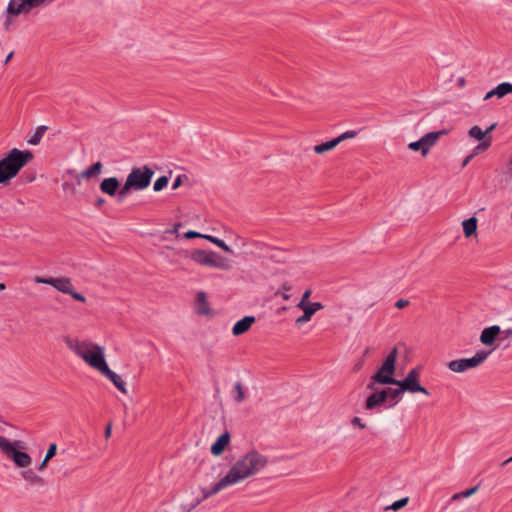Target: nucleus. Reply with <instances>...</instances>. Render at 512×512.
I'll list each match as a JSON object with an SVG mask.
<instances>
[{"instance_id": "obj_1", "label": "nucleus", "mask_w": 512, "mask_h": 512, "mask_svg": "<svg viewBox=\"0 0 512 512\" xmlns=\"http://www.w3.org/2000/svg\"><path fill=\"white\" fill-rule=\"evenodd\" d=\"M267 464V457L253 449L241 456L223 478L229 486H232L256 475Z\"/></svg>"}, {"instance_id": "obj_2", "label": "nucleus", "mask_w": 512, "mask_h": 512, "mask_svg": "<svg viewBox=\"0 0 512 512\" xmlns=\"http://www.w3.org/2000/svg\"><path fill=\"white\" fill-rule=\"evenodd\" d=\"M34 158L30 150L11 149L0 160V184H8Z\"/></svg>"}, {"instance_id": "obj_3", "label": "nucleus", "mask_w": 512, "mask_h": 512, "mask_svg": "<svg viewBox=\"0 0 512 512\" xmlns=\"http://www.w3.org/2000/svg\"><path fill=\"white\" fill-rule=\"evenodd\" d=\"M398 356V349L394 347L384 359L378 371L371 377V382L367 385V389L374 390V384L382 385H395L394 373L396 370V359Z\"/></svg>"}, {"instance_id": "obj_4", "label": "nucleus", "mask_w": 512, "mask_h": 512, "mask_svg": "<svg viewBox=\"0 0 512 512\" xmlns=\"http://www.w3.org/2000/svg\"><path fill=\"white\" fill-rule=\"evenodd\" d=\"M229 487L224 478H221L217 483H215L210 489L201 488L202 495H198L197 491L193 488L185 491V499L181 503L182 512H191L195 509L202 501L208 499L209 497L217 494L221 490Z\"/></svg>"}, {"instance_id": "obj_5", "label": "nucleus", "mask_w": 512, "mask_h": 512, "mask_svg": "<svg viewBox=\"0 0 512 512\" xmlns=\"http://www.w3.org/2000/svg\"><path fill=\"white\" fill-rule=\"evenodd\" d=\"M190 258L201 266L213 267L221 270H229L232 267L231 262L228 259L222 257L215 251L196 249L191 252Z\"/></svg>"}, {"instance_id": "obj_6", "label": "nucleus", "mask_w": 512, "mask_h": 512, "mask_svg": "<svg viewBox=\"0 0 512 512\" xmlns=\"http://www.w3.org/2000/svg\"><path fill=\"white\" fill-rule=\"evenodd\" d=\"M15 446H20V441L11 443L5 437L0 436V451L12 459L16 466L28 467L31 464V457L26 452L16 450Z\"/></svg>"}, {"instance_id": "obj_7", "label": "nucleus", "mask_w": 512, "mask_h": 512, "mask_svg": "<svg viewBox=\"0 0 512 512\" xmlns=\"http://www.w3.org/2000/svg\"><path fill=\"white\" fill-rule=\"evenodd\" d=\"M490 351L480 350L471 358L456 359L448 362L447 367L456 373H463L483 363L489 356Z\"/></svg>"}, {"instance_id": "obj_8", "label": "nucleus", "mask_w": 512, "mask_h": 512, "mask_svg": "<svg viewBox=\"0 0 512 512\" xmlns=\"http://www.w3.org/2000/svg\"><path fill=\"white\" fill-rule=\"evenodd\" d=\"M153 175L154 171L145 165L141 168H133L128 174L127 179L131 182L134 191H140L150 185Z\"/></svg>"}, {"instance_id": "obj_9", "label": "nucleus", "mask_w": 512, "mask_h": 512, "mask_svg": "<svg viewBox=\"0 0 512 512\" xmlns=\"http://www.w3.org/2000/svg\"><path fill=\"white\" fill-rule=\"evenodd\" d=\"M421 367L412 368L403 380H397L395 385L410 393H423L430 395L429 391L419 383Z\"/></svg>"}, {"instance_id": "obj_10", "label": "nucleus", "mask_w": 512, "mask_h": 512, "mask_svg": "<svg viewBox=\"0 0 512 512\" xmlns=\"http://www.w3.org/2000/svg\"><path fill=\"white\" fill-rule=\"evenodd\" d=\"M65 343L77 356L83 359V361H85V357H91L96 345L90 341H77L69 337L65 339Z\"/></svg>"}, {"instance_id": "obj_11", "label": "nucleus", "mask_w": 512, "mask_h": 512, "mask_svg": "<svg viewBox=\"0 0 512 512\" xmlns=\"http://www.w3.org/2000/svg\"><path fill=\"white\" fill-rule=\"evenodd\" d=\"M65 343L77 356L83 359V361H85V357H91L96 345L90 341H77L69 337L65 339Z\"/></svg>"}, {"instance_id": "obj_12", "label": "nucleus", "mask_w": 512, "mask_h": 512, "mask_svg": "<svg viewBox=\"0 0 512 512\" xmlns=\"http://www.w3.org/2000/svg\"><path fill=\"white\" fill-rule=\"evenodd\" d=\"M85 362L92 368L98 370L100 373L108 366L104 350L101 346L95 345L94 353L91 357H85Z\"/></svg>"}, {"instance_id": "obj_13", "label": "nucleus", "mask_w": 512, "mask_h": 512, "mask_svg": "<svg viewBox=\"0 0 512 512\" xmlns=\"http://www.w3.org/2000/svg\"><path fill=\"white\" fill-rule=\"evenodd\" d=\"M303 310V315L298 317L295 321L297 325L308 322L311 320L312 316L319 310L323 309V305L320 302H313L309 305H305L302 307H298Z\"/></svg>"}, {"instance_id": "obj_14", "label": "nucleus", "mask_w": 512, "mask_h": 512, "mask_svg": "<svg viewBox=\"0 0 512 512\" xmlns=\"http://www.w3.org/2000/svg\"><path fill=\"white\" fill-rule=\"evenodd\" d=\"M388 399V392L380 390L369 395L365 402V407L368 410H373L376 406L382 405Z\"/></svg>"}, {"instance_id": "obj_15", "label": "nucleus", "mask_w": 512, "mask_h": 512, "mask_svg": "<svg viewBox=\"0 0 512 512\" xmlns=\"http://www.w3.org/2000/svg\"><path fill=\"white\" fill-rule=\"evenodd\" d=\"M119 185L120 182L117 177H109L102 180V182L99 185V188L101 192L109 196H115L118 191Z\"/></svg>"}, {"instance_id": "obj_16", "label": "nucleus", "mask_w": 512, "mask_h": 512, "mask_svg": "<svg viewBox=\"0 0 512 512\" xmlns=\"http://www.w3.org/2000/svg\"><path fill=\"white\" fill-rule=\"evenodd\" d=\"M101 374L108 378L114 386L122 393L127 394L126 383L125 381L114 371H112L109 366H107Z\"/></svg>"}, {"instance_id": "obj_17", "label": "nucleus", "mask_w": 512, "mask_h": 512, "mask_svg": "<svg viewBox=\"0 0 512 512\" xmlns=\"http://www.w3.org/2000/svg\"><path fill=\"white\" fill-rule=\"evenodd\" d=\"M255 322V317L254 316H245L244 318H242L241 320L237 321L233 328H232V333L233 335L235 336H239V335H242L244 334L245 332H247L251 325Z\"/></svg>"}, {"instance_id": "obj_18", "label": "nucleus", "mask_w": 512, "mask_h": 512, "mask_svg": "<svg viewBox=\"0 0 512 512\" xmlns=\"http://www.w3.org/2000/svg\"><path fill=\"white\" fill-rule=\"evenodd\" d=\"M500 327L497 325H493L490 327L485 328L481 335H480V341L484 345H492L495 342V339L497 335L500 333Z\"/></svg>"}, {"instance_id": "obj_19", "label": "nucleus", "mask_w": 512, "mask_h": 512, "mask_svg": "<svg viewBox=\"0 0 512 512\" xmlns=\"http://www.w3.org/2000/svg\"><path fill=\"white\" fill-rule=\"evenodd\" d=\"M230 441V434L229 432H225L221 434L217 440L212 444L211 446V453L214 456H219L223 453L226 446L229 444Z\"/></svg>"}, {"instance_id": "obj_20", "label": "nucleus", "mask_w": 512, "mask_h": 512, "mask_svg": "<svg viewBox=\"0 0 512 512\" xmlns=\"http://www.w3.org/2000/svg\"><path fill=\"white\" fill-rule=\"evenodd\" d=\"M21 476L32 486L43 487L47 483L43 477L37 475L32 469L23 470Z\"/></svg>"}, {"instance_id": "obj_21", "label": "nucleus", "mask_w": 512, "mask_h": 512, "mask_svg": "<svg viewBox=\"0 0 512 512\" xmlns=\"http://www.w3.org/2000/svg\"><path fill=\"white\" fill-rule=\"evenodd\" d=\"M445 131H438V132H430L424 135L422 138H420L423 142V149H422V155L426 156L430 147H432L437 140L439 139L440 135L444 134Z\"/></svg>"}, {"instance_id": "obj_22", "label": "nucleus", "mask_w": 512, "mask_h": 512, "mask_svg": "<svg viewBox=\"0 0 512 512\" xmlns=\"http://www.w3.org/2000/svg\"><path fill=\"white\" fill-rule=\"evenodd\" d=\"M51 286L65 294L71 293L73 287L71 279L68 277L51 278Z\"/></svg>"}, {"instance_id": "obj_23", "label": "nucleus", "mask_w": 512, "mask_h": 512, "mask_svg": "<svg viewBox=\"0 0 512 512\" xmlns=\"http://www.w3.org/2000/svg\"><path fill=\"white\" fill-rule=\"evenodd\" d=\"M103 165L100 161L94 163L87 169L83 170L77 178V183L80 185L81 179H89L98 176L102 171Z\"/></svg>"}, {"instance_id": "obj_24", "label": "nucleus", "mask_w": 512, "mask_h": 512, "mask_svg": "<svg viewBox=\"0 0 512 512\" xmlns=\"http://www.w3.org/2000/svg\"><path fill=\"white\" fill-rule=\"evenodd\" d=\"M6 13L9 16H17L21 13H27L23 0H10Z\"/></svg>"}, {"instance_id": "obj_25", "label": "nucleus", "mask_w": 512, "mask_h": 512, "mask_svg": "<svg viewBox=\"0 0 512 512\" xmlns=\"http://www.w3.org/2000/svg\"><path fill=\"white\" fill-rule=\"evenodd\" d=\"M197 313L200 315H208L210 313L209 303L206 294L200 291L196 295Z\"/></svg>"}, {"instance_id": "obj_26", "label": "nucleus", "mask_w": 512, "mask_h": 512, "mask_svg": "<svg viewBox=\"0 0 512 512\" xmlns=\"http://www.w3.org/2000/svg\"><path fill=\"white\" fill-rule=\"evenodd\" d=\"M496 123L492 124L491 126H489L486 131H483L479 126L475 125L473 127H471L468 131V134L470 137L472 138H475L479 141H482L485 138V136L490 133L491 131H493L496 127Z\"/></svg>"}, {"instance_id": "obj_27", "label": "nucleus", "mask_w": 512, "mask_h": 512, "mask_svg": "<svg viewBox=\"0 0 512 512\" xmlns=\"http://www.w3.org/2000/svg\"><path fill=\"white\" fill-rule=\"evenodd\" d=\"M463 232L466 238L471 237L476 233L477 230V218L472 216L469 219L463 221Z\"/></svg>"}, {"instance_id": "obj_28", "label": "nucleus", "mask_w": 512, "mask_h": 512, "mask_svg": "<svg viewBox=\"0 0 512 512\" xmlns=\"http://www.w3.org/2000/svg\"><path fill=\"white\" fill-rule=\"evenodd\" d=\"M338 145L336 138L331 139L327 142L314 146V152L316 154H323L327 151L334 149Z\"/></svg>"}, {"instance_id": "obj_29", "label": "nucleus", "mask_w": 512, "mask_h": 512, "mask_svg": "<svg viewBox=\"0 0 512 512\" xmlns=\"http://www.w3.org/2000/svg\"><path fill=\"white\" fill-rule=\"evenodd\" d=\"M385 392H388V398L393 401V403H391L389 406L392 407L394 405H396L400 399V395L404 392H406L405 390H402V387L401 386H398V388H395V389H392V388H388V389H384Z\"/></svg>"}, {"instance_id": "obj_30", "label": "nucleus", "mask_w": 512, "mask_h": 512, "mask_svg": "<svg viewBox=\"0 0 512 512\" xmlns=\"http://www.w3.org/2000/svg\"><path fill=\"white\" fill-rule=\"evenodd\" d=\"M47 130V126L41 125L36 128L31 138L28 140L30 145H37L40 143L44 133Z\"/></svg>"}, {"instance_id": "obj_31", "label": "nucleus", "mask_w": 512, "mask_h": 512, "mask_svg": "<svg viewBox=\"0 0 512 512\" xmlns=\"http://www.w3.org/2000/svg\"><path fill=\"white\" fill-rule=\"evenodd\" d=\"M495 93L498 98H502L507 94L512 93V84L509 82H503L495 87Z\"/></svg>"}, {"instance_id": "obj_32", "label": "nucleus", "mask_w": 512, "mask_h": 512, "mask_svg": "<svg viewBox=\"0 0 512 512\" xmlns=\"http://www.w3.org/2000/svg\"><path fill=\"white\" fill-rule=\"evenodd\" d=\"M133 190L131 182L126 178L124 185L117 191L118 201H122Z\"/></svg>"}, {"instance_id": "obj_33", "label": "nucleus", "mask_w": 512, "mask_h": 512, "mask_svg": "<svg viewBox=\"0 0 512 512\" xmlns=\"http://www.w3.org/2000/svg\"><path fill=\"white\" fill-rule=\"evenodd\" d=\"M203 238H205V239L209 240L210 242L214 243L215 245H217L218 247L223 249L225 252L233 253V250L223 240H221L219 238H216L214 236H211V235L203 236Z\"/></svg>"}, {"instance_id": "obj_34", "label": "nucleus", "mask_w": 512, "mask_h": 512, "mask_svg": "<svg viewBox=\"0 0 512 512\" xmlns=\"http://www.w3.org/2000/svg\"><path fill=\"white\" fill-rule=\"evenodd\" d=\"M234 391H235L234 400L237 403L243 402L245 400V393H244L243 385L241 382L238 381L234 384Z\"/></svg>"}, {"instance_id": "obj_35", "label": "nucleus", "mask_w": 512, "mask_h": 512, "mask_svg": "<svg viewBox=\"0 0 512 512\" xmlns=\"http://www.w3.org/2000/svg\"><path fill=\"white\" fill-rule=\"evenodd\" d=\"M491 146V138L488 137L482 140L472 151V153L476 156L478 153L486 151Z\"/></svg>"}, {"instance_id": "obj_36", "label": "nucleus", "mask_w": 512, "mask_h": 512, "mask_svg": "<svg viewBox=\"0 0 512 512\" xmlns=\"http://www.w3.org/2000/svg\"><path fill=\"white\" fill-rule=\"evenodd\" d=\"M169 182V178L167 176H161L159 177L155 182H154V185H153V190L155 192H159L161 191L163 188H165L167 186Z\"/></svg>"}, {"instance_id": "obj_37", "label": "nucleus", "mask_w": 512, "mask_h": 512, "mask_svg": "<svg viewBox=\"0 0 512 512\" xmlns=\"http://www.w3.org/2000/svg\"><path fill=\"white\" fill-rule=\"evenodd\" d=\"M46 1L47 0H23L27 12H29L33 8L42 5Z\"/></svg>"}, {"instance_id": "obj_38", "label": "nucleus", "mask_w": 512, "mask_h": 512, "mask_svg": "<svg viewBox=\"0 0 512 512\" xmlns=\"http://www.w3.org/2000/svg\"><path fill=\"white\" fill-rule=\"evenodd\" d=\"M356 136H357L356 131L349 130V131H346V132L340 134L338 137H336V140H337V143L340 144L344 140L352 139V138H355Z\"/></svg>"}, {"instance_id": "obj_39", "label": "nucleus", "mask_w": 512, "mask_h": 512, "mask_svg": "<svg viewBox=\"0 0 512 512\" xmlns=\"http://www.w3.org/2000/svg\"><path fill=\"white\" fill-rule=\"evenodd\" d=\"M408 500H409L408 497L401 498V499L395 501L392 505H390L386 509H391V510L397 511V510L405 507L408 503Z\"/></svg>"}, {"instance_id": "obj_40", "label": "nucleus", "mask_w": 512, "mask_h": 512, "mask_svg": "<svg viewBox=\"0 0 512 512\" xmlns=\"http://www.w3.org/2000/svg\"><path fill=\"white\" fill-rule=\"evenodd\" d=\"M311 293L312 291L310 289H307L302 297H301V300L299 301V303L297 304V307H302V306H305V305H309L310 302H308V299L309 297L311 296Z\"/></svg>"}, {"instance_id": "obj_41", "label": "nucleus", "mask_w": 512, "mask_h": 512, "mask_svg": "<svg viewBox=\"0 0 512 512\" xmlns=\"http://www.w3.org/2000/svg\"><path fill=\"white\" fill-rule=\"evenodd\" d=\"M56 452H57V445L55 443H51L49 445V448L45 455L46 461H49L50 459H52L55 456Z\"/></svg>"}, {"instance_id": "obj_42", "label": "nucleus", "mask_w": 512, "mask_h": 512, "mask_svg": "<svg viewBox=\"0 0 512 512\" xmlns=\"http://www.w3.org/2000/svg\"><path fill=\"white\" fill-rule=\"evenodd\" d=\"M409 149L413 150V151H418L419 149H423V142L421 139H419L418 141H415V142H411L409 143L408 145Z\"/></svg>"}, {"instance_id": "obj_43", "label": "nucleus", "mask_w": 512, "mask_h": 512, "mask_svg": "<svg viewBox=\"0 0 512 512\" xmlns=\"http://www.w3.org/2000/svg\"><path fill=\"white\" fill-rule=\"evenodd\" d=\"M477 490H478V485H476V486H474V487H472L470 489H467L465 491L460 492V496L463 497V498L470 497L474 493H476Z\"/></svg>"}, {"instance_id": "obj_44", "label": "nucleus", "mask_w": 512, "mask_h": 512, "mask_svg": "<svg viewBox=\"0 0 512 512\" xmlns=\"http://www.w3.org/2000/svg\"><path fill=\"white\" fill-rule=\"evenodd\" d=\"M351 424H352L353 426H357V427H359L360 429H364V428H366V424H365V423H363V422H362V419H361V418H359V417H357V416H356V417H353V418L351 419Z\"/></svg>"}, {"instance_id": "obj_45", "label": "nucleus", "mask_w": 512, "mask_h": 512, "mask_svg": "<svg viewBox=\"0 0 512 512\" xmlns=\"http://www.w3.org/2000/svg\"><path fill=\"white\" fill-rule=\"evenodd\" d=\"M203 236H204L203 234H200L199 232H196V231H193V230L187 231L184 234V237L187 238V239L203 238Z\"/></svg>"}, {"instance_id": "obj_46", "label": "nucleus", "mask_w": 512, "mask_h": 512, "mask_svg": "<svg viewBox=\"0 0 512 512\" xmlns=\"http://www.w3.org/2000/svg\"><path fill=\"white\" fill-rule=\"evenodd\" d=\"M68 294L71 295L72 298L77 301L86 302V298L82 294L74 291L73 288L71 289V293H68Z\"/></svg>"}, {"instance_id": "obj_47", "label": "nucleus", "mask_w": 512, "mask_h": 512, "mask_svg": "<svg viewBox=\"0 0 512 512\" xmlns=\"http://www.w3.org/2000/svg\"><path fill=\"white\" fill-rule=\"evenodd\" d=\"M22 178L24 179V182L31 183V182H33L35 180V173H27V172H25L22 175Z\"/></svg>"}, {"instance_id": "obj_48", "label": "nucleus", "mask_w": 512, "mask_h": 512, "mask_svg": "<svg viewBox=\"0 0 512 512\" xmlns=\"http://www.w3.org/2000/svg\"><path fill=\"white\" fill-rule=\"evenodd\" d=\"M408 304H409L408 300H406V299H399V300L396 301L395 307L398 308V309H402V308L408 306Z\"/></svg>"}, {"instance_id": "obj_49", "label": "nucleus", "mask_w": 512, "mask_h": 512, "mask_svg": "<svg viewBox=\"0 0 512 512\" xmlns=\"http://www.w3.org/2000/svg\"><path fill=\"white\" fill-rule=\"evenodd\" d=\"M34 281H35V283L51 285V278H42V277L37 276L34 278Z\"/></svg>"}, {"instance_id": "obj_50", "label": "nucleus", "mask_w": 512, "mask_h": 512, "mask_svg": "<svg viewBox=\"0 0 512 512\" xmlns=\"http://www.w3.org/2000/svg\"><path fill=\"white\" fill-rule=\"evenodd\" d=\"M181 184H182V177L179 175L174 180V182L172 184V189L176 190L178 187H180Z\"/></svg>"}, {"instance_id": "obj_51", "label": "nucleus", "mask_w": 512, "mask_h": 512, "mask_svg": "<svg viewBox=\"0 0 512 512\" xmlns=\"http://www.w3.org/2000/svg\"><path fill=\"white\" fill-rule=\"evenodd\" d=\"M475 157V155L473 153L469 154L468 156L465 157V159L463 160V163H462V167H465L468 165V163Z\"/></svg>"}, {"instance_id": "obj_52", "label": "nucleus", "mask_w": 512, "mask_h": 512, "mask_svg": "<svg viewBox=\"0 0 512 512\" xmlns=\"http://www.w3.org/2000/svg\"><path fill=\"white\" fill-rule=\"evenodd\" d=\"M11 24H12L11 16H9V15L7 14V19L5 20V22H4V24H3L4 29H5L6 31H8V30H9V28H10V25H11Z\"/></svg>"}, {"instance_id": "obj_53", "label": "nucleus", "mask_w": 512, "mask_h": 512, "mask_svg": "<svg viewBox=\"0 0 512 512\" xmlns=\"http://www.w3.org/2000/svg\"><path fill=\"white\" fill-rule=\"evenodd\" d=\"M465 85H466V79H465L464 77H460V78H458V80H457V86H458L459 88H464V87H465Z\"/></svg>"}, {"instance_id": "obj_54", "label": "nucleus", "mask_w": 512, "mask_h": 512, "mask_svg": "<svg viewBox=\"0 0 512 512\" xmlns=\"http://www.w3.org/2000/svg\"><path fill=\"white\" fill-rule=\"evenodd\" d=\"M6 427H11V426L9 424H7L6 422H3L0 419V432L5 433L6 432Z\"/></svg>"}, {"instance_id": "obj_55", "label": "nucleus", "mask_w": 512, "mask_h": 512, "mask_svg": "<svg viewBox=\"0 0 512 512\" xmlns=\"http://www.w3.org/2000/svg\"><path fill=\"white\" fill-rule=\"evenodd\" d=\"M48 462L49 461H46V458L44 457L43 461L38 466V470L43 471L47 467Z\"/></svg>"}, {"instance_id": "obj_56", "label": "nucleus", "mask_w": 512, "mask_h": 512, "mask_svg": "<svg viewBox=\"0 0 512 512\" xmlns=\"http://www.w3.org/2000/svg\"><path fill=\"white\" fill-rule=\"evenodd\" d=\"M104 203H105V199H104V198H102V197H99V198H97V200H96V202H95V206L99 208V207H101Z\"/></svg>"}, {"instance_id": "obj_57", "label": "nucleus", "mask_w": 512, "mask_h": 512, "mask_svg": "<svg viewBox=\"0 0 512 512\" xmlns=\"http://www.w3.org/2000/svg\"><path fill=\"white\" fill-rule=\"evenodd\" d=\"M493 96H496L495 88H494V89H492L491 91H489V92L486 94V96L484 97V100H488V99H490V98H491V97H493Z\"/></svg>"}, {"instance_id": "obj_58", "label": "nucleus", "mask_w": 512, "mask_h": 512, "mask_svg": "<svg viewBox=\"0 0 512 512\" xmlns=\"http://www.w3.org/2000/svg\"><path fill=\"white\" fill-rule=\"evenodd\" d=\"M111 428H112L111 424H108L106 429H105V437L106 438L110 437V435H111Z\"/></svg>"}, {"instance_id": "obj_59", "label": "nucleus", "mask_w": 512, "mask_h": 512, "mask_svg": "<svg viewBox=\"0 0 512 512\" xmlns=\"http://www.w3.org/2000/svg\"><path fill=\"white\" fill-rule=\"evenodd\" d=\"M461 498H462V497L460 496V492H459V493H455V494L452 496L451 500H452V501H456V500H459V499H461Z\"/></svg>"}, {"instance_id": "obj_60", "label": "nucleus", "mask_w": 512, "mask_h": 512, "mask_svg": "<svg viewBox=\"0 0 512 512\" xmlns=\"http://www.w3.org/2000/svg\"><path fill=\"white\" fill-rule=\"evenodd\" d=\"M13 54H14V53H13V52H11V53H9V54L7 55V57H6L5 61H4V64L9 63V61H10V60L12 59V57H13Z\"/></svg>"}, {"instance_id": "obj_61", "label": "nucleus", "mask_w": 512, "mask_h": 512, "mask_svg": "<svg viewBox=\"0 0 512 512\" xmlns=\"http://www.w3.org/2000/svg\"><path fill=\"white\" fill-rule=\"evenodd\" d=\"M282 289H283L284 291H290V290H291V286H290V285H288L287 283H284V284L282 285Z\"/></svg>"}, {"instance_id": "obj_62", "label": "nucleus", "mask_w": 512, "mask_h": 512, "mask_svg": "<svg viewBox=\"0 0 512 512\" xmlns=\"http://www.w3.org/2000/svg\"><path fill=\"white\" fill-rule=\"evenodd\" d=\"M504 334L508 337V336H512V328L510 329H507L504 331Z\"/></svg>"}, {"instance_id": "obj_63", "label": "nucleus", "mask_w": 512, "mask_h": 512, "mask_svg": "<svg viewBox=\"0 0 512 512\" xmlns=\"http://www.w3.org/2000/svg\"><path fill=\"white\" fill-rule=\"evenodd\" d=\"M508 173H510L512 175V159L510 160V162L508 164Z\"/></svg>"}, {"instance_id": "obj_64", "label": "nucleus", "mask_w": 512, "mask_h": 512, "mask_svg": "<svg viewBox=\"0 0 512 512\" xmlns=\"http://www.w3.org/2000/svg\"><path fill=\"white\" fill-rule=\"evenodd\" d=\"M370 353V348L367 347L363 353V356L366 357Z\"/></svg>"}]
</instances>
